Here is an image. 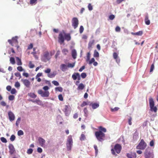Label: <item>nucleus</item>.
I'll list each match as a JSON object with an SVG mask.
<instances>
[{"label":"nucleus","mask_w":158,"mask_h":158,"mask_svg":"<svg viewBox=\"0 0 158 158\" xmlns=\"http://www.w3.org/2000/svg\"><path fill=\"white\" fill-rule=\"evenodd\" d=\"M58 42L61 44L64 42V40L69 41L71 40L70 33H66L64 30L60 32L58 37Z\"/></svg>","instance_id":"nucleus-1"},{"label":"nucleus","mask_w":158,"mask_h":158,"mask_svg":"<svg viewBox=\"0 0 158 158\" xmlns=\"http://www.w3.org/2000/svg\"><path fill=\"white\" fill-rule=\"evenodd\" d=\"M43 89L45 91H44L41 89H39L37 92L38 94L43 97H48L50 94L49 92L48 91L49 89V87L48 86H45L43 88Z\"/></svg>","instance_id":"nucleus-2"},{"label":"nucleus","mask_w":158,"mask_h":158,"mask_svg":"<svg viewBox=\"0 0 158 158\" xmlns=\"http://www.w3.org/2000/svg\"><path fill=\"white\" fill-rule=\"evenodd\" d=\"M95 135L98 140L99 141L102 142L105 139V134L101 131H96L95 133Z\"/></svg>","instance_id":"nucleus-3"},{"label":"nucleus","mask_w":158,"mask_h":158,"mask_svg":"<svg viewBox=\"0 0 158 158\" xmlns=\"http://www.w3.org/2000/svg\"><path fill=\"white\" fill-rule=\"evenodd\" d=\"M121 149V145L119 144H116L114 146V148L111 150L112 153L114 155H116L115 151L117 153L119 154L120 152Z\"/></svg>","instance_id":"nucleus-4"},{"label":"nucleus","mask_w":158,"mask_h":158,"mask_svg":"<svg viewBox=\"0 0 158 158\" xmlns=\"http://www.w3.org/2000/svg\"><path fill=\"white\" fill-rule=\"evenodd\" d=\"M52 55L50 54L48 51H46L44 53L42 60L44 62H46L50 60Z\"/></svg>","instance_id":"nucleus-5"},{"label":"nucleus","mask_w":158,"mask_h":158,"mask_svg":"<svg viewBox=\"0 0 158 158\" xmlns=\"http://www.w3.org/2000/svg\"><path fill=\"white\" fill-rule=\"evenodd\" d=\"M147 146V144L143 139H141L136 148L138 149L144 150Z\"/></svg>","instance_id":"nucleus-6"},{"label":"nucleus","mask_w":158,"mask_h":158,"mask_svg":"<svg viewBox=\"0 0 158 158\" xmlns=\"http://www.w3.org/2000/svg\"><path fill=\"white\" fill-rule=\"evenodd\" d=\"M72 26L75 29L76 28L79 24V21L77 18L76 17L73 18L72 20Z\"/></svg>","instance_id":"nucleus-7"},{"label":"nucleus","mask_w":158,"mask_h":158,"mask_svg":"<svg viewBox=\"0 0 158 158\" xmlns=\"http://www.w3.org/2000/svg\"><path fill=\"white\" fill-rule=\"evenodd\" d=\"M144 156L145 158H153L154 154L152 152L148 151L146 149L144 152Z\"/></svg>","instance_id":"nucleus-8"},{"label":"nucleus","mask_w":158,"mask_h":158,"mask_svg":"<svg viewBox=\"0 0 158 158\" xmlns=\"http://www.w3.org/2000/svg\"><path fill=\"white\" fill-rule=\"evenodd\" d=\"M21 81L23 82L24 85L27 88H29L31 85V83L28 80L22 79Z\"/></svg>","instance_id":"nucleus-9"},{"label":"nucleus","mask_w":158,"mask_h":158,"mask_svg":"<svg viewBox=\"0 0 158 158\" xmlns=\"http://www.w3.org/2000/svg\"><path fill=\"white\" fill-rule=\"evenodd\" d=\"M8 115L9 119L10 121H14L15 119V116L13 113L11 111H9L8 112Z\"/></svg>","instance_id":"nucleus-10"},{"label":"nucleus","mask_w":158,"mask_h":158,"mask_svg":"<svg viewBox=\"0 0 158 158\" xmlns=\"http://www.w3.org/2000/svg\"><path fill=\"white\" fill-rule=\"evenodd\" d=\"M8 147L9 149V152L10 154H13L15 151L13 145L12 144H10Z\"/></svg>","instance_id":"nucleus-11"},{"label":"nucleus","mask_w":158,"mask_h":158,"mask_svg":"<svg viewBox=\"0 0 158 158\" xmlns=\"http://www.w3.org/2000/svg\"><path fill=\"white\" fill-rule=\"evenodd\" d=\"M38 140L40 145L42 147L44 146L45 143V140L41 137H39L38 138Z\"/></svg>","instance_id":"nucleus-12"},{"label":"nucleus","mask_w":158,"mask_h":158,"mask_svg":"<svg viewBox=\"0 0 158 158\" xmlns=\"http://www.w3.org/2000/svg\"><path fill=\"white\" fill-rule=\"evenodd\" d=\"M95 40H90L88 44V48L90 50H91L93 48Z\"/></svg>","instance_id":"nucleus-13"},{"label":"nucleus","mask_w":158,"mask_h":158,"mask_svg":"<svg viewBox=\"0 0 158 158\" xmlns=\"http://www.w3.org/2000/svg\"><path fill=\"white\" fill-rule=\"evenodd\" d=\"M70 107L69 105H65L64 106V109H63V111L64 112L66 116H68L69 115V114L68 113V109Z\"/></svg>","instance_id":"nucleus-14"},{"label":"nucleus","mask_w":158,"mask_h":158,"mask_svg":"<svg viewBox=\"0 0 158 158\" xmlns=\"http://www.w3.org/2000/svg\"><path fill=\"white\" fill-rule=\"evenodd\" d=\"M89 106H91L93 109H95L99 106V104L97 103H93L90 102Z\"/></svg>","instance_id":"nucleus-15"},{"label":"nucleus","mask_w":158,"mask_h":158,"mask_svg":"<svg viewBox=\"0 0 158 158\" xmlns=\"http://www.w3.org/2000/svg\"><path fill=\"white\" fill-rule=\"evenodd\" d=\"M127 156L128 158H135L136 157V154L135 153L131 152L130 154H127Z\"/></svg>","instance_id":"nucleus-16"},{"label":"nucleus","mask_w":158,"mask_h":158,"mask_svg":"<svg viewBox=\"0 0 158 158\" xmlns=\"http://www.w3.org/2000/svg\"><path fill=\"white\" fill-rule=\"evenodd\" d=\"M72 56L74 59H76L77 57V52L75 49H73L72 51Z\"/></svg>","instance_id":"nucleus-17"},{"label":"nucleus","mask_w":158,"mask_h":158,"mask_svg":"<svg viewBox=\"0 0 158 158\" xmlns=\"http://www.w3.org/2000/svg\"><path fill=\"white\" fill-rule=\"evenodd\" d=\"M67 66L64 64H62L60 66V69L63 71H65L67 69Z\"/></svg>","instance_id":"nucleus-18"},{"label":"nucleus","mask_w":158,"mask_h":158,"mask_svg":"<svg viewBox=\"0 0 158 158\" xmlns=\"http://www.w3.org/2000/svg\"><path fill=\"white\" fill-rule=\"evenodd\" d=\"M90 102L89 101H87L86 102L84 101L82 103L81 105V107H83L85 106L89 105V106L90 105Z\"/></svg>","instance_id":"nucleus-19"},{"label":"nucleus","mask_w":158,"mask_h":158,"mask_svg":"<svg viewBox=\"0 0 158 158\" xmlns=\"http://www.w3.org/2000/svg\"><path fill=\"white\" fill-rule=\"evenodd\" d=\"M149 105L150 108H152L153 106H154V102L152 98L149 99Z\"/></svg>","instance_id":"nucleus-20"},{"label":"nucleus","mask_w":158,"mask_h":158,"mask_svg":"<svg viewBox=\"0 0 158 158\" xmlns=\"http://www.w3.org/2000/svg\"><path fill=\"white\" fill-rule=\"evenodd\" d=\"M67 143L73 144V139L71 135H69L68 137Z\"/></svg>","instance_id":"nucleus-21"},{"label":"nucleus","mask_w":158,"mask_h":158,"mask_svg":"<svg viewBox=\"0 0 158 158\" xmlns=\"http://www.w3.org/2000/svg\"><path fill=\"white\" fill-rule=\"evenodd\" d=\"M144 20L146 24L149 25L150 24V20L148 19V15L145 16Z\"/></svg>","instance_id":"nucleus-22"},{"label":"nucleus","mask_w":158,"mask_h":158,"mask_svg":"<svg viewBox=\"0 0 158 158\" xmlns=\"http://www.w3.org/2000/svg\"><path fill=\"white\" fill-rule=\"evenodd\" d=\"M85 87V85L82 83H80L77 88L78 90H82Z\"/></svg>","instance_id":"nucleus-23"},{"label":"nucleus","mask_w":158,"mask_h":158,"mask_svg":"<svg viewBox=\"0 0 158 158\" xmlns=\"http://www.w3.org/2000/svg\"><path fill=\"white\" fill-rule=\"evenodd\" d=\"M18 37L15 36V37H13L12 38V40L13 44L14 43H15L16 44H18V41L17 40Z\"/></svg>","instance_id":"nucleus-24"},{"label":"nucleus","mask_w":158,"mask_h":158,"mask_svg":"<svg viewBox=\"0 0 158 158\" xmlns=\"http://www.w3.org/2000/svg\"><path fill=\"white\" fill-rule=\"evenodd\" d=\"M17 60V64L18 65H21L22 64V63L21 61V60L18 57L16 58Z\"/></svg>","instance_id":"nucleus-25"},{"label":"nucleus","mask_w":158,"mask_h":158,"mask_svg":"<svg viewBox=\"0 0 158 158\" xmlns=\"http://www.w3.org/2000/svg\"><path fill=\"white\" fill-rule=\"evenodd\" d=\"M98 129H99V131H101L102 132H106V129L104 128L102 126H100L98 127Z\"/></svg>","instance_id":"nucleus-26"},{"label":"nucleus","mask_w":158,"mask_h":158,"mask_svg":"<svg viewBox=\"0 0 158 158\" xmlns=\"http://www.w3.org/2000/svg\"><path fill=\"white\" fill-rule=\"evenodd\" d=\"M113 57L116 60V62H118L117 58L118 57V54L116 52H114L113 53Z\"/></svg>","instance_id":"nucleus-27"},{"label":"nucleus","mask_w":158,"mask_h":158,"mask_svg":"<svg viewBox=\"0 0 158 158\" xmlns=\"http://www.w3.org/2000/svg\"><path fill=\"white\" fill-rule=\"evenodd\" d=\"M84 113V116L86 117H87L88 116V111L86 107H85L83 110Z\"/></svg>","instance_id":"nucleus-28"},{"label":"nucleus","mask_w":158,"mask_h":158,"mask_svg":"<svg viewBox=\"0 0 158 158\" xmlns=\"http://www.w3.org/2000/svg\"><path fill=\"white\" fill-rule=\"evenodd\" d=\"M28 95L31 97V98H35L37 97V96L36 95H35L34 93H30L28 94Z\"/></svg>","instance_id":"nucleus-29"},{"label":"nucleus","mask_w":158,"mask_h":158,"mask_svg":"<svg viewBox=\"0 0 158 158\" xmlns=\"http://www.w3.org/2000/svg\"><path fill=\"white\" fill-rule=\"evenodd\" d=\"M34 103H36L38 104L41 105L42 104V102L41 101L39 100H35L32 101Z\"/></svg>","instance_id":"nucleus-30"},{"label":"nucleus","mask_w":158,"mask_h":158,"mask_svg":"<svg viewBox=\"0 0 158 158\" xmlns=\"http://www.w3.org/2000/svg\"><path fill=\"white\" fill-rule=\"evenodd\" d=\"M132 34L135 35H141L143 34V31H140L136 33H132Z\"/></svg>","instance_id":"nucleus-31"},{"label":"nucleus","mask_w":158,"mask_h":158,"mask_svg":"<svg viewBox=\"0 0 158 158\" xmlns=\"http://www.w3.org/2000/svg\"><path fill=\"white\" fill-rule=\"evenodd\" d=\"M62 52L64 55H66L68 53L69 51L67 49L64 48L62 50Z\"/></svg>","instance_id":"nucleus-32"},{"label":"nucleus","mask_w":158,"mask_h":158,"mask_svg":"<svg viewBox=\"0 0 158 158\" xmlns=\"http://www.w3.org/2000/svg\"><path fill=\"white\" fill-rule=\"evenodd\" d=\"M72 144L67 143H66L67 149L68 151H70L71 149Z\"/></svg>","instance_id":"nucleus-33"},{"label":"nucleus","mask_w":158,"mask_h":158,"mask_svg":"<svg viewBox=\"0 0 158 158\" xmlns=\"http://www.w3.org/2000/svg\"><path fill=\"white\" fill-rule=\"evenodd\" d=\"M94 56L95 57H99V53L96 50L94 51Z\"/></svg>","instance_id":"nucleus-34"},{"label":"nucleus","mask_w":158,"mask_h":158,"mask_svg":"<svg viewBox=\"0 0 158 158\" xmlns=\"http://www.w3.org/2000/svg\"><path fill=\"white\" fill-rule=\"evenodd\" d=\"M86 138L85 135L84 134H82L81 135V137L80 138V139L81 141L84 140Z\"/></svg>","instance_id":"nucleus-35"},{"label":"nucleus","mask_w":158,"mask_h":158,"mask_svg":"<svg viewBox=\"0 0 158 158\" xmlns=\"http://www.w3.org/2000/svg\"><path fill=\"white\" fill-rule=\"evenodd\" d=\"M77 73H75L73 74L72 76V78L73 79L75 80L77 79L78 75H76Z\"/></svg>","instance_id":"nucleus-36"},{"label":"nucleus","mask_w":158,"mask_h":158,"mask_svg":"<svg viewBox=\"0 0 158 158\" xmlns=\"http://www.w3.org/2000/svg\"><path fill=\"white\" fill-rule=\"evenodd\" d=\"M55 89L56 91H58L60 92H62L63 91V88L61 87H56Z\"/></svg>","instance_id":"nucleus-37"},{"label":"nucleus","mask_w":158,"mask_h":158,"mask_svg":"<svg viewBox=\"0 0 158 158\" xmlns=\"http://www.w3.org/2000/svg\"><path fill=\"white\" fill-rule=\"evenodd\" d=\"M10 62L12 64H15V58L14 57H11L10 58Z\"/></svg>","instance_id":"nucleus-38"},{"label":"nucleus","mask_w":158,"mask_h":158,"mask_svg":"<svg viewBox=\"0 0 158 158\" xmlns=\"http://www.w3.org/2000/svg\"><path fill=\"white\" fill-rule=\"evenodd\" d=\"M90 52H89L87 53V56L86 57V61L87 62H88L89 60H90Z\"/></svg>","instance_id":"nucleus-39"},{"label":"nucleus","mask_w":158,"mask_h":158,"mask_svg":"<svg viewBox=\"0 0 158 158\" xmlns=\"http://www.w3.org/2000/svg\"><path fill=\"white\" fill-rule=\"evenodd\" d=\"M56 75V73H51V74H48V77H49L50 78H53V77H54L55 75Z\"/></svg>","instance_id":"nucleus-40"},{"label":"nucleus","mask_w":158,"mask_h":158,"mask_svg":"<svg viewBox=\"0 0 158 158\" xmlns=\"http://www.w3.org/2000/svg\"><path fill=\"white\" fill-rule=\"evenodd\" d=\"M151 111H154L156 112L157 110V108L156 106H153L152 108H150Z\"/></svg>","instance_id":"nucleus-41"},{"label":"nucleus","mask_w":158,"mask_h":158,"mask_svg":"<svg viewBox=\"0 0 158 158\" xmlns=\"http://www.w3.org/2000/svg\"><path fill=\"white\" fill-rule=\"evenodd\" d=\"M75 65V63H73L72 64L69 63L68 64V67H69L73 68Z\"/></svg>","instance_id":"nucleus-42"},{"label":"nucleus","mask_w":158,"mask_h":158,"mask_svg":"<svg viewBox=\"0 0 158 158\" xmlns=\"http://www.w3.org/2000/svg\"><path fill=\"white\" fill-rule=\"evenodd\" d=\"M29 68H33L35 67L34 65L32 63L31 61H30L29 62Z\"/></svg>","instance_id":"nucleus-43"},{"label":"nucleus","mask_w":158,"mask_h":158,"mask_svg":"<svg viewBox=\"0 0 158 158\" xmlns=\"http://www.w3.org/2000/svg\"><path fill=\"white\" fill-rule=\"evenodd\" d=\"M0 139L2 142L3 143H6L7 142V141L6 139L3 137H1Z\"/></svg>","instance_id":"nucleus-44"},{"label":"nucleus","mask_w":158,"mask_h":158,"mask_svg":"<svg viewBox=\"0 0 158 158\" xmlns=\"http://www.w3.org/2000/svg\"><path fill=\"white\" fill-rule=\"evenodd\" d=\"M52 83L54 85L56 86H58L59 85V83L56 81H52Z\"/></svg>","instance_id":"nucleus-45"},{"label":"nucleus","mask_w":158,"mask_h":158,"mask_svg":"<svg viewBox=\"0 0 158 158\" xmlns=\"http://www.w3.org/2000/svg\"><path fill=\"white\" fill-rule=\"evenodd\" d=\"M59 99L60 101H63V98L62 95L61 94L59 95L58 96Z\"/></svg>","instance_id":"nucleus-46"},{"label":"nucleus","mask_w":158,"mask_h":158,"mask_svg":"<svg viewBox=\"0 0 158 158\" xmlns=\"http://www.w3.org/2000/svg\"><path fill=\"white\" fill-rule=\"evenodd\" d=\"M15 75L16 77H19V79L21 77V76L20 73L19 72H17V73H15Z\"/></svg>","instance_id":"nucleus-47"},{"label":"nucleus","mask_w":158,"mask_h":158,"mask_svg":"<svg viewBox=\"0 0 158 158\" xmlns=\"http://www.w3.org/2000/svg\"><path fill=\"white\" fill-rule=\"evenodd\" d=\"M15 136L14 135H11L10 138V139L11 141H13L15 140Z\"/></svg>","instance_id":"nucleus-48"},{"label":"nucleus","mask_w":158,"mask_h":158,"mask_svg":"<svg viewBox=\"0 0 158 158\" xmlns=\"http://www.w3.org/2000/svg\"><path fill=\"white\" fill-rule=\"evenodd\" d=\"M84 30V27L82 26H81L79 29V31L80 33H82Z\"/></svg>","instance_id":"nucleus-49"},{"label":"nucleus","mask_w":158,"mask_h":158,"mask_svg":"<svg viewBox=\"0 0 158 158\" xmlns=\"http://www.w3.org/2000/svg\"><path fill=\"white\" fill-rule=\"evenodd\" d=\"M20 120L21 118H19L17 119L16 123V125L17 126H18Z\"/></svg>","instance_id":"nucleus-50"},{"label":"nucleus","mask_w":158,"mask_h":158,"mask_svg":"<svg viewBox=\"0 0 158 158\" xmlns=\"http://www.w3.org/2000/svg\"><path fill=\"white\" fill-rule=\"evenodd\" d=\"M18 135H23V131L21 130H20L18 132Z\"/></svg>","instance_id":"nucleus-51"},{"label":"nucleus","mask_w":158,"mask_h":158,"mask_svg":"<svg viewBox=\"0 0 158 158\" xmlns=\"http://www.w3.org/2000/svg\"><path fill=\"white\" fill-rule=\"evenodd\" d=\"M10 91L11 93L12 94H15L16 92V90L15 88H13Z\"/></svg>","instance_id":"nucleus-52"},{"label":"nucleus","mask_w":158,"mask_h":158,"mask_svg":"<svg viewBox=\"0 0 158 158\" xmlns=\"http://www.w3.org/2000/svg\"><path fill=\"white\" fill-rule=\"evenodd\" d=\"M95 61V59L94 58H92L90 60H89L88 62H89V64H91L93 63H94Z\"/></svg>","instance_id":"nucleus-53"},{"label":"nucleus","mask_w":158,"mask_h":158,"mask_svg":"<svg viewBox=\"0 0 158 158\" xmlns=\"http://www.w3.org/2000/svg\"><path fill=\"white\" fill-rule=\"evenodd\" d=\"M109 18L110 20H113L115 18V16L113 15H111L109 16Z\"/></svg>","instance_id":"nucleus-54"},{"label":"nucleus","mask_w":158,"mask_h":158,"mask_svg":"<svg viewBox=\"0 0 158 158\" xmlns=\"http://www.w3.org/2000/svg\"><path fill=\"white\" fill-rule=\"evenodd\" d=\"M15 86L16 88H19L20 86V83L19 82L17 81L15 82Z\"/></svg>","instance_id":"nucleus-55"},{"label":"nucleus","mask_w":158,"mask_h":158,"mask_svg":"<svg viewBox=\"0 0 158 158\" xmlns=\"http://www.w3.org/2000/svg\"><path fill=\"white\" fill-rule=\"evenodd\" d=\"M15 98V97L13 95H10L9 96V99L10 100H13Z\"/></svg>","instance_id":"nucleus-56"},{"label":"nucleus","mask_w":158,"mask_h":158,"mask_svg":"<svg viewBox=\"0 0 158 158\" xmlns=\"http://www.w3.org/2000/svg\"><path fill=\"white\" fill-rule=\"evenodd\" d=\"M17 69L20 72H21L23 71V68L21 66H19L17 67Z\"/></svg>","instance_id":"nucleus-57"},{"label":"nucleus","mask_w":158,"mask_h":158,"mask_svg":"<svg viewBox=\"0 0 158 158\" xmlns=\"http://www.w3.org/2000/svg\"><path fill=\"white\" fill-rule=\"evenodd\" d=\"M115 30L116 32H120L121 30V29L119 26H117L116 27Z\"/></svg>","instance_id":"nucleus-58"},{"label":"nucleus","mask_w":158,"mask_h":158,"mask_svg":"<svg viewBox=\"0 0 158 158\" xmlns=\"http://www.w3.org/2000/svg\"><path fill=\"white\" fill-rule=\"evenodd\" d=\"M81 76L82 78H84L86 77V74L85 73H82L81 74Z\"/></svg>","instance_id":"nucleus-59"},{"label":"nucleus","mask_w":158,"mask_h":158,"mask_svg":"<svg viewBox=\"0 0 158 158\" xmlns=\"http://www.w3.org/2000/svg\"><path fill=\"white\" fill-rule=\"evenodd\" d=\"M32 152L33 150L32 149L29 148L27 150V153L28 154H31L32 153Z\"/></svg>","instance_id":"nucleus-60"},{"label":"nucleus","mask_w":158,"mask_h":158,"mask_svg":"<svg viewBox=\"0 0 158 158\" xmlns=\"http://www.w3.org/2000/svg\"><path fill=\"white\" fill-rule=\"evenodd\" d=\"M88 8L89 10H93V7L91 4L89 3V4Z\"/></svg>","instance_id":"nucleus-61"},{"label":"nucleus","mask_w":158,"mask_h":158,"mask_svg":"<svg viewBox=\"0 0 158 158\" xmlns=\"http://www.w3.org/2000/svg\"><path fill=\"white\" fill-rule=\"evenodd\" d=\"M60 51L58 50L57 51L56 54L55 55V57L57 58L58 56L60 54Z\"/></svg>","instance_id":"nucleus-62"},{"label":"nucleus","mask_w":158,"mask_h":158,"mask_svg":"<svg viewBox=\"0 0 158 158\" xmlns=\"http://www.w3.org/2000/svg\"><path fill=\"white\" fill-rule=\"evenodd\" d=\"M33 45L32 44H30L28 46L27 49L28 50L32 49L33 48Z\"/></svg>","instance_id":"nucleus-63"},{"label":"nucleus","mask_w":158,"mask_h":158,"mask_svg":"<svg viewBox=\"0 0 158 158\" xmlns=\"http://www.w3.org/2000/svg\"><path fill=\"white\" fill-rule=\"evenodd\" d=\"M37 152L40 153H41L42 152V149L40 147H39L37 148Z\"/></svg>","instance_id":"nucleus-64"}]
</instances>
